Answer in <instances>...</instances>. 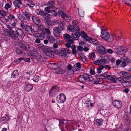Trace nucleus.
<instances>
[{
    "instance_id": "nucleus-1",
    "label": "nucleus",
    "mask_w": 131,
    "mask_h": 131,
    "mask_svg": "<svg viewBox=\"0 0 131 131\" xmlns=\"http://www.w3.org/2000/svg\"><path fill=\"white\" fill-rule=\"evenodd\" d=\"M77 23V21L74 20L72 22V26L70 25H69L67 26V28L68 30L72 32H73L72 34V37L74 39L78 38L80 37L79 31L80 29L79 28Z\"/></svg>"
},
{
    "instance_id": "nucleus-2",
    "label": "nucleus",
    "mask_w": 131,
    "mask_h": 131,
    "mask_svg": "<svg viewBox=\"0 0 131 131\" xmlns=\"http://www.w3.org/2000/svg\"><path fill=\"white\" fill-rule=\"evenodd\" d=\"M19 46L20 47L26 51H28L30 53H32L31 54V56L34 57H37L35 54V53H37V50L33 47L30 46L27 44H24L22 42L19 43Z\"/></svg>"
},
{
    "instance_id": "nucleus-3",
    "label": "nucleus",
    "mask_w": 131,
    "mask_h": 131,
    "mask_svg": "<svg viewBox=\"0 0 131 131\" xmlns=\"http://www.w3.org/2000/svg\"><path fill=\"white\" fill-rule=\"evenodd\" d=\"M78 78L79 81L82 83H84L87 81H92L94 79L93 77L91 75H89L86 73L79 75Z\"/></svg>"
},
{
    "instance_id": "nucleus-4",
    "label": "nucleus",
    "mask_w": 131,
    "mask_h": 131,
    "mask_svg": "<svg viewBox=\"0 0 131 131\" xmlns=\"http://www.w3.org/2000/svg\"><path fill=\"white\" fill-rule=\"evenodd\" d=\"M94 58H89L90 59L92 60L93 64L95 65H104L108 63L110 61L109 58H101L100 59H95Z\"/></svg>"
},
{
    "instance_id": "nucleus-5",
    "label": "nucleus",
    "mask_w": 131,
    "mask_h": 131,
    "mask_svg": "<svg viewBox=\"0 0 131 131\" xmlns=\"http://www.w3.org/2000/svg\"><path fill=\"white\" fill-rule=\"evenodd\" d=\"M35 12L38 15H40L42 17H44L45 21L50 20L49 19L52 17V15L48 13L45 14L44 11L41 10L40 9H37Z\"/></svg>"
},
{
    "instance_id": "nucleus-6",
    "label": "nucleus",
    "mask_w": 131,
    "mask_h": 131,
    "mask_svg": "<svg viewBox=\"0 0 131 131\" xmlns=\"http://www.w3.org/2000/svg\"><path fill=\"white\" fill-rule=\"evenodd\" d=\"M59 90V88L57 85L53 86L49 92V96L50 97H54L57 94Z\"/></svg>"
},
{
    "instance_id": "nucleus-7",
    "label": "nucleus",
    "mask_w": 131,
    "mask_h": 131,
    "mask_svg": "<svg viewBox=\"0 0 131 131\" xmlns=\"http://www.w3.org/2000/svg\"><path fill=\"white\" fill-rule=\"evenodd\" d=\"M114 50L115 52L117 54L122 55L127 51V49L126 47L123 46L115 48Z\"/></svg>"
},
{
    "instance_id": "nucleus-8",
    "label": "nucleus",
    "mask_w": 131,
    "mask_h": 131,
    "mask_svg": "<svg viewBox=\"0 0 131 131\" xmlns=\"http://www.w3.org/2000/svg\"><path fill=\"white\" fill-rule=\"evenodd\" d=\"M101 37L105 40H108L110 38L109 33L106 29H101Z\"/></svg>"
},
{
    "instance_id": "nucleus-9",
    "label": "nucleus",
    "mask_w": 131,
    "mask_h": 131,
    "mask_svg": "<svg viewBox=\"0 0 131 131\" xmlns=\"http://www.w3.org/2000/svg\"><path fill=\"white\" fill-rule=\"evenodd\" d=\"M58 14L65 21L69 22L70 20L71 17L68 14L64 13L61 10L59 11L58 12Z\"/></svg>"
},
{
    "instance_id": "nucleus-10",
    "label": "nucleus",
    "mask_w": 131,
    "mask_h": 131,
    "mask_svg": "<svg viewBox=\"0 0 131 131\" xmlns=\"http://www.w3.org/2000/svg\"><path fill=\"white\" fill-rule=\"evenodd\" d=\"M66 97L63 93H60L56 97V100L58 103H63L66 101Z\"/></svg>"
},
{
    "instance_id": "nucleus-11",
    "label": "nucleus",
    "mask_w": 131,
    "mask_h": 131,
    "mask_svg": "<svg viewBox=\"0 0 131 131\" xmlns=\"http://www.w3.org/2000/svg\"><path fill=\"white\" fill-rule=\"evenodd\" d=\"M70 37V35L67 34H65L63 35V38L68 43H70L71 44H73L74 42V41L72 39H74L75 40H77L76 38L74 39V38L72 37V35Z\"/></svg>"
},
{
    "instance_id": "nucleus-12",
    "label": "nucleus",
    "mask_w": 131,
    "mask_h": 131,
    "mask_svg": "<svg viewBox=\"0 0 131 131\" xmlns=\"http://www.w3.org/2000/svg\"><path fill=\"white\" fill-rule=\"evenodd\" d=\"M112 103L113 106L118 109H120L122 106V103L120 100H113Z\"/></svg>"
},
{
    "instance_id": "nucleus-13",
    "label": "nucleus",
    "mask_w": 131,
    "mask_h": 131,
    "mask_svg": "<svg viewBox=\"0 0 131 131\" xmlns=\"http://www.w3.org/2000/svg\"><path fill=\"white\" fill-rule=\"evenodd\" d=\"M61 52L59 53V56H64L66 57V53H71V51L70 50L68 49L65 48H62L61 49Z\"/></svg>"
},
{
    "instance_id": "nucleus-14",
    "label": "nucleus",
    "mask_w": 131,
    "mask_h": 131,
    "mask_svg": "<svg viewBox=\"0 0 131 131\" xmlns=\"http://www.w3.org/2000/svg\"><path fill=\"white\" fill-rule=\"evenodd\" d=\"M16 32L14 30H10L7 32V35L9 36L11 38L14 40H17L18 39V37L16 34Z\"/></svg>"
},
{
    "instance_id": "nucleus-15",
    "label": "nucleus",
    "mask_w": 131,
    "mask_h": 131,
    "mask_svg": "<svg viewBox=\"0 0 131 131\" xmlns=\"http://www.w3.org/2000/svg\"><path fill=\"white\" fill-rule=\"evenodd\" d=\"M67 121V122L65 124V128L68 131H71L72 129L73 126L71 121L69 120Z\"/></svg>"
},
{
    "instance_id": "nucleus-16",
    "label": "nucleus",
    "mask_w": 131,
    "mask_h": 131,
    "mask_svg": "<svg viewBox=\"0 0 131 131\" xmlns=\"http://www.w3.org/2000/svg\"><path fill=\"white\" fill-rule=\"evenodd\" d=\"M123 121L124 123L126 126H129L130 124V120L129 119V116L128 114L125 115L123 118Z\"/></svg>"
},
{
    "instance_id": "nucleus-17",
    "label": "nucleus",
    "mask_w": 131,
    "mask_h": 131,
    "mask_svg": "<svg viewBox=\"0 0 131 131\" xmlns=\"http://www.w3.org/2000/svg\"><path fill=\"white\" fill-rule=\"evenodd\" d=\"M16 33L17 36L20 38L22 39L24 37V35L23 31L21 29L17 28L16 30Z\"/></svg>"
},
{
    "instance_id": "nucleus-18",
    "label": "nucleus",
    "mask_w": 131,
    "mask_h": 131,
    "mask_svg": "<svg viewBox=\"0 0 131 131\" xmlns=\"http://www.w3.org/2000/svg\"><path fill=\"white\" fill-rule=\"evenodd\" d=\"M97 51L100 54H104L106 53V50L102 46H99L97 48Z\"/></svg>"
},
{
    "instance_id": "nucleus-19",
    "label": "nucleus",
    "mask_w": 131,
    "mask_h": 131,
    "mask_svg": "<svg viewBox=\"0 0 131 131\" xmlns=\"http://www.w3.org/2000/svg\"><path fill=\"white\" fill-rule=\"evenodd\" d=\"M53 34L55 37H59L61 31L57 27H55L53 29Z\"/></svg>"
},
{
    "instance_id": "nucleus-20",
    "label": "nucleus",
    "mask_w": 131,
    "mask_h": 131,
    "mask_svg": "<svg viewBox=\"0 0 131 131\" xmlns=\"http://www.w3.org/2000/svg\"><path fill=\"white\" fill-rule=\"evenodd\" d=\"M9 116L6 114L5 116H3L0 118V123L2 124H5L9 119Z\"/></svg>"
},
{
    "instance_id": "nucleus-21",
    "label": "nucleus",
    "mask_w": 131,
    "mask_h": 131,
    "mask_svg": "<svg viewBox=\"0 0 131 131\" xmlns=\"http://www.w3.org/2000/svg\"><path fill=\"white\" fill-rule=\"evenodd\" d=\"M33 86L28 83H25L24 85V88L25 91L29 92L32 89Z\"/></svg>"
},
{
    "instance_id": "nucleus-22",
    "label": "nucleus",
    "mask_w": 131,
    "mask_h": 131,
    "mask_svg": "<svg viewBox=\"0 0 131 131\" xmlns=\"http://www.w3.org/2000/svg\"><path fill=\"white\" fill-rule=\"evenodd\" d=\"M65 25V22L64 21H61L60 22L57 27L62 31L64 29Z\"/></svg>"
},
{
    "instance_id": "nucleus-23",
    "label": "nucleus",
    "mask_w": 131,
    "mask_h": 131,
    "mask_svg": "<svg viewBox=\"0 0 131 131\" xmlns=\"http://www.w3.org/2000/svg\"><path fill=\"white\" fill-rule=\"evenodd\" d=\"M32 19L33 22L37 26L40 25L41 22L40 20L36 16L32 17Z\"/></svg>"
},
{
    "instance_id": "nucleus-24",
    "label": "nucleus",
    "mask_w": 131,
    "mask_h": 131,
    "mask_svg": "<svg viewBox=\"0 0 131 131\" xmlns=\"http://www.w3.org/2000/svg\"><path fill=\"white\" fill-rule=\"evenodd\" d=\"M32 26L31 27L29 26H25V30L26 33L29 35H32Z\"/></svg>"
},
{
    "instance_id": "nucleus-25",
    "label": "nucleus",
    "mask_w": 131,
    "mask_h": 131,
    "mask_svg": "<svg viewBox=\"0 0 131 131\" xmlns=\"http://www.w3.org/2000/svg\"><path fill=\"white\" fill-rule=\"evenodd\" d=\"M21 0H16L14 1L13 4L16 8H19L22 4Z\"/></svg>"
},
{
    "instance_id": "nucleus-26",
    "label": "nucleus",
    "mask_w": 131,
    "mask_h": 131,
    "mask_svg": "<svg viewBox=\"0 0 131 131\" xmlns=\"http://www.w3.org/2000/svg\"><path fill=\"white\" fill-rule=\"evenodd\" d=\"M103 121L102 118L97 119L94 121V124L97 126H101L103 124Z\"/></svg>"
},
{
    "instance_id": "nucleus-27",
    "label": "nucleus",
    "mask_w": 131,
    "mask_h": 131,
    "mask_svg": "<svg viewBox=\"0 0 131 131\" xmlns=\"http://www.w3.org/2000/svg\"><path fill=\"white\" fill-rule=\"evenodd\" d=\"M19 73L17 70H15L13 72L11 77L12 78H17L18 77Z\"/></svg>"
},
{
    "instance_id": "nucleus-28",
    "label": "nucleus",
    "mask_w": 131,
    "mask_h": 131,
    "mask_svg": "<svg viewBox=\"0 0 131 131\" xmlns=\"http://www.w3.org/2000/svg\"><path fill=\"white\" fill-rule=\"evenodd\" d=\"M45 32L44 31H42L40 34H38L37 36L39 39L42 40L45 38Z\"/></svg>"
},
{
    "instance_id": "nucleus-29",
    "label": "nucleus",
    "mask_w": 131,
    "mask_h": 131,
    "mask_svg": "<svg viewBox=\"0 0 131 131\" xmlns=\"http://www.w3.org/2000/svg\"><path fill=\"white\" fill-rule=\"evenodd\" d=\"M46 37L47 39L50 41V43H53L55 41V39L54 37L51 35H46Z\"/></svg>"
},
{
    "instance_id": "nucleus-30",
    "label": "nucleus",
    "mask_w": 131,
    "mask_h": 131,
    "mask_svg": "<svg viewBox=\"0 0 131 131\" xmlns=\"http://www.w3.org/2000/svg\"><path fill=\"white\" fill-rule=\"evenodd\" d=\"M24 14L25 17V18L28 20H30L31 17H32L33 16L32 15L27 12H24Z\"/></svg>"
},
{
    "instance_id": "nucleus-31",
    "label": "nucleus",
    "mask_w": 131,
    "mask_h": 131,
    "mask_svg": "<svg viewBox=\"0 0 131 131\" xmlns=\"http://www.w3.org/2000/svg\"><path fill=\"white\" fill-rule=\"evenodd\" d=\"M129 74V73L126 72L121 71L120 72V74L121 76H122L124 78L126 79L128 77L127 76H128V75Z\"/></svg>"
},
{
    "instance_id": "nucleus-32",
    "label": "nucleus",
    "mask_w": 131,
    "mask_h": 131,
    "mask_svg": "<svg viewBox=\"0 0 131 131\" xmlns=\"http://www.w3.org/2000/svg\"><path fill=\"white\" fill-rule=\"evenodd\" d=\"M56 64V63H50L48 64V66H51L52 68L54 69H57L58 67L57 65Z\"/></svg>"
},
{
    "instance_id": "nucleus-33",
    "label": "nucleus",
    "mask_w": 131,
    "mask_h": 131,
    "mask_svg": "<svg viewBox=\"0 0 131 131\" xmlns=\"http://www.w3.org/2000/svg\"><path fill=\"white\" fill-rule=\"evenodd\" d=\"M16 53L19 54L21 55V56L23 57H26V55L25 53L23 52L22 51L19 49H17L16 50Z\"/></svg>"
},
{
    "instance_id": "nucleus-34",
    "label": "nucleus",
    "mask_w": 131,
    "mask_h": 131,
    "mask_svg": "<svg viewBox=\"0 0 131 131\" xmlns=\"http://www.w3.org/2000/svg\"><path fill=\"white\" fill-rule=\"evenodd\" d=\"M54 1H50L48 2V4L49 5V7L51 9H56V8L54 6Z\"/></svg>"
},
{
    "instance_id": "nucleus-35",
    "label": "nucleus",
    "mask_w": 131,
    "mask_h": 131,
    "mask_svg": "<svg viewBox=\"0 0 131 131\" xmlns=\"http://www.w3.org/2000/svg\"><path fill=\"white\" fill-rule=\"evenodd\" d=\"M58 119L59 121V127H61V128H62L64 124V121H65V120L60 119Z\"/></svg>"
},
{
    "instance_id": "nucleus-36",
    "label": "nucleus",
    "mask_w": 131,
    "mask_h": 131,
    "mask_svg": "<svg viewBox=\"0 0 131 131\" xmlns=\"http://www.w3.org/2000/svg\"><path fill=\"white\" fill-rule=\"evenodd\" d=\"M26 5L30 7H34L35 5V3L32 0L29 1Z\"/></svg>"
},
{
    "instance_id": "nucleus-37",
    "label": "nucleus",
    "mask_w": 131,
    "mask_h": 131,
    "mask_svg": "<svg viewBox=\"0 0 131 131\" xmlns=\"http://www.w3.org/2000/svg\"><path fill=\"white\" fill-rule=\"evenodd\" d=\"M118 79L115 76L112 75L109 80H110L112 82L115 83Z\"/></svg>"
},
{
    "instance_id": "nucleus-38",
    "label": "nucleus",
    "mask_w": 131,
    "mask_h": 131,
    "mask_svg": "<svg viewBox=\"0 0 131 131\" xmlns=\"http://www.w3.org/2000/svg\"><path fill=\"white\" fill-rule=\"evenodd\" d=\"M3 88L5 89H7L10 87V85H9V83L8 82H5L4 84L2 85Z\"/></svg>"
},
{
    "instance_id": "nucleus-39",
    "label": "nucleus",
    "mask_w": 131,
    "mask_h": 131,
    "mask_svg": "<svg viewBox=\"0 0 131 131\" xmlns=\"http://www.w3.org/2000/svg\"><path fill=\"white\" fill-rule=\"evenodd\" d=\"M32 79L34 82H37L40 79V77L39 76L35 75Z\"/></svg>"
},
{
    "instance_id": "nucleus-40",
    "label": "nucleus",
    "mask_w": 131,
    "mask_h": 131,
    "mask_svg": "<svg viewBox=\"0 0 131 131\" xmlns=\"http://www.w3.org/2000/svg\"><path fill=\"white\" fill-rule=\"evenodd\" d=\"M47 26L49 28L52 27L51 23L50 20L45 21Z\"/></svg>"
},
{
    "instance_id": "nucleus-41",
    "label": "nucleus",
    "mask_w": 131,
    "mask_h": 131,
    "mask_svg": "<svg viewBox=\"0 0 131 131\" xmlns=\"http://www.w3.org/2000/svg\"><path fill=\"white\" fill-rule=\"evenodd\" d=\"M91 43L95 45H97L99 44L98 41L93 38L92 39Z\"/></svg>"
},
{
    "instance_id": "nucleus-42",
    "label": "nucleus",
    "mask_w": 131,
    "mask_h": 131,
    "mask_svg": "<svg viewBox=\"0 0 131 131\" xmlns=\"http://www.w3.org/2000/svg\"><path fill=\"white\" fill-rule=\"evenodd\" d=\"M35 59L40 62H44L46 61V58H35Z\"/></svg>"
},
{
    "instance_id": "nucleus-43",
    "label": "nucleus",
    "mask_w": 131,
    "mask_h": 131,
    "mask_svg": "<svg viewBox=\"0 0 131 131\" xmlns=\"http://www.w3.org/2000/svg\"><path fill=\"white\" fill-rule=\"evenodd\" d=\"M79 32L80 34V36H81L83 38V39L87 35V34L84 32H80V30H79Z\"/></svg>"
},
{
    "instance_id": "nucleus-44",
    "label": "nucleus",
    "mask_w": 131,
    "mask_h": 131,
    "mask_svg": "<svg viewBox=\"0 0 131 131\" xmlns=\"http://www.w3.org/2000/svg\"><path fill=\"white\" fill-rule=\"evenodd\" d=\"M92 38L90 37H89L87 36V35L85 37L84 39V41H89L90 42H91V41L92 40Z\"/></svg>"
},
{
    "instance_id": "nucleus-45",
    "label": "nucleus",
    "mask_w": 131,
    "mask_h": 131,
    "mask_svg": "<svg viewBox=\"0 0 131 131\" xmlns=\"http://www.w3.org/2000/svg\"><path fill=\"white\" fill-rule=\"evenodd\" d=\"M124 59L123 60L126 62V63L127 64L130 63V60L128 58H126L125 59L124 58H122Z\"/></svg>"
},
{
    "instance_id": "nucleus-46",
    "label": "nucleus",
    "mask_w": 131,
    "mask_h": 131,
    "mask_svg": "<svg viewBox=\"0 0 131 131\" xmlns=\"http://www.w3.org/2000/svg\"><path fill=\"white\" fill-rule=\"evenodd\" d=\"M75 67H76V68H77V69H78V70H79L81 69V64L80 63L77 62L76 63Z\"/></svg>"
},
{
    "instance_id": "nucleus-47",
    "label": "nucleus",
    "mask_w": 131,
    "mask_h": 131,
    "mask_svg": "<svg viewBox=\"0 0 131 131\" xmlns=\"http://www.w3.org/2000/svg\"><path fill=\"white\" fill-rule=\"evenodd\" d=\"M39 27V29H40L42 31H44L45 28V27L43 26L42 25V24H41L40 25L37 26Z\"/></svg>"
},
{
    "instance_id": "nucleus-48",
    "label": "nucleus",
    "mask_w": 131,
    "mask_h": 131,
    "mask_svg": "<svg viewBox=\"0 0 131 131\" xmlns=\"http://www.w3.org/2000/svg\"><path fill=\"white\" fill-rule=\"evenodd\" d=\"M117 129L119 131H120L122 130V124H120L119 125H117L116 127Z\"/></svg>"
},
{
    "instance_id": "nucleus-49",
    "label": "nucleus",
    "mask_w": 131,
    "mask_h": 131,
    "mask_svg": "<svg viewBox=\"0 0 131 131\" xmlns=\"http://www.w3.org/2000/svg\"><path fill=\"white\" fill-rule=\"evenodd\" d=\"M0 14L2 16H6V13L4 10H1L0 11Z\"/></svg>"
},
{
    "instance_id": "nucleus-50",
    "label": "nucleus",
    "mask_w": 131,
    "mask_h": 131,
    "mask_svg": "<svg viewBox=\"0 0 131 131\" xmlns=\"http://www.w3.org/2000/svg\"><path fill=\"white\" fill-rule=\"evenodd\" d=\"M12 5V3H11V5H9V4L8 3H7L5 6V9L7 10L8 8H9L11 7V5Z\"/></svg>"
},
{
    "instance_id": "nucleus-51",
    "label": "nucleus",
    "mask_w": 131,
    "mask_h": 131,
    "mask_svg": "<svg viewBox=\"0 0 131 131\" xmlns=\"http://www.w3.org/2000/svg\"><path fill=\"white\" fill-rule=\"evenodd\" d=\"M50 8L49 6L45 8V9L46 13H50Z\"/></svg>"
},
{
    "instance_id": "nucleus-52",
    "label": "nucleus",
    "mask_w": 131,
    "mask_h": 131,
    "mask_svg": "<svg viewBox=\"0 0 131 131\" xmlns=\"http://www.w3.org/2000/svg\"><path fill=\"white\" fill-rule=\"evenodd\" d=\"M17 23V20H16L15 21L12 23L11 24V26H12V27L13 28H14L16 26V23Z\"/></svg>"
},
{
    "instance_id": "nucleus-53",
    "label": "nucleus",
    "mask_w": 131,
    "mask_h": 131,
    "mask_svg": "<svg viewBox=\"0 0 131 131\" xmlns=\"http://www.w3.org/2000/svg\"><path fill=\"white\" fill-rule=\"evenodd\" d=\"M65 72L64 70H63L61 68H60L59 69L58 72V73L60 74H63Z\"/></svg>"
},
{
    "instance_id": "nucleus-54",
    "label": "nucleus",
    "mask_w": 131,
    "mask_h": 131,
    "mask_svg": "<svg viewBox=\"0 0 131 131\" xmlns=\"http://www.w3.org/2000/svg\"><path fill=\"white\" fill-rule=\"evenodd\" d=\"M46 54L47 56H49V57H54V55L51 54V53L50 52H46Z\"/></svg>"
},
{
    "instance_id": "nucleus-55",
    "label": "nucleus",
    "mask_w": 131,
    "mask_h": 131,
    "mask_svg": "<svg viewBox=\"0 0 131 131\" xmlns=\"http://www.w3.org/2000/svg\"><path fill=\"white\" fill-rule=\"evenodd\" d=\"M80 59L82 62L85 63H86L88 62L87 58H80Z\"/></svg>"
},
{
    "instance_id": "nucleus-56",
    "label": "nucleus",
    "mask_w": 131,
    "mask_h": 131,
    "mask_svg": "<svg viewBox=\"0 0 131 131\" xmlns=\"http://www.w3.org/2000/svg\"><path fill=\"white\" fill-rule=\"evenodd\" d=\"M125 3L128 6L131 7V0H125Z\"/></svg>"
},
{
    "instance_id": "nucleus-57",
    "label": "nucleus",
    "mask_w": 131,
    "mask_h": 131,
    "mask_svg": "<svg viewBox=\"0 0 131 131\" xmlns=\"http://www.w3.org/2000/svg\"><path fill=\"white\" fill-rule=\"evenodd\" d=\"M8 17L9 19L11 20H14L15 19V18L14 16L12 15H10L8 16Z\"/></svg>"
},
{
    "instance_id": "nucleus-58",
    "label": "nucleus",
    "mask_w": 131,
    "mask_h": 131,
    "mask_svg": "<svg viewBox=\"0 0 131 131\" xmlns=\"http://www.w3.org/2000/svg\"><path fill=\"white\" fill-rule=\"evenodd\" d=\"M127 64L126 63L124 60L122 62V63L121 64V66L122 67L124 68L126 66Z\"/></svg>"
},
{
    "instance_id": "nucleus-59",
    "label": "nucleus",
    "mask_w": 131,
    "mask_h": 131,
    "mask_svg": "<svg viewBox=\"0 0 131 131\" xmlns=\"http://www.w3.org/2000/svg\"><path fill=\"white\" fill-rule=\"evenodd\" d=\"M54 10H52V11L51 12V13L52 14V15L55 16H56L57 12L56 10H54L55 9H53Z\"/></svg>"
},
{
    "instance_id": "nucleus-60",
    "label": "nucleus",
    "mask_w": 131,
    "mask_h": 131,
    "mask_svg": "<svg viewBox=\"0 0 131 131\" xmlns=\"http://www.w3.org/2000/svg\"><path fill=\"white\" fill-rule=\"evenodd\" d=\"M20 26L21 27L22 29H25V26L24 23L23 22H21L20 23Z\"/></svg>"
},
{
    "instance_id": "nucleus-61",
    "label": "nucleus",
    "mask_w": 131,
    "mask_h": 131,
    "mask_svg": "<svg viewBox=\"0 0 131 131\" xmlns=\"http://www.w3.org/2000/svg\"><path fill=\"white\" fill-rule=\"evenodd\" d=\"M45 31H46V32H47V35H50V34L51 33V32L48 28H45Z\"/></svg>"
},
{
    "instance_id": "nucleus-62",
    "label": "nucleus",
    "mask_w": 131,
    "mask_h": 131,
    "mask_svg": "<svg viewBox=\"0 0 131 131\" xmlns=\"http://www.w3.org/2000/svg\"><path fill=\"white\" fill-rule=\"evenodd\" d=\"M75 65H74L72 67V70L73 71H75L78 70V69H77Z\"/></svg>"
},
{
    "instance_id": "nucleus-63",
    "label": "nucleus",
    "mask_w": 131,
    "mask_h": 131,
    "mask_svg": "<svg viewBox=\"0 0 131 131\" xmlns=\"http://www.w3.org/2000/svg\"><path fill=\"white\" fill-rule=\"evenodd\" d=\"M95 56V53L93 52L90 54L89 56V57H94Z\"/></svg>"
},
{
    "instance_id": "nucleus-64",
    "label": "nucleus",
    "mask_w": 131,
    "mask_h": 131,
    "mask_svg": "<svg viewBox=\"0 0 131 131\" xmlns=\"http://www.w3.org/2000/svg\"><path fill=\"white\" fill-rule=\"evenodd\" d=\"M122 61V60H121L119 59L116 60V65L117 66L119 65V64L121 63Z\"/></svg>"
}]
</instances>
